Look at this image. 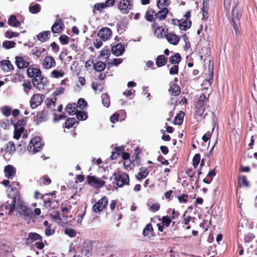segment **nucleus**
<instances>
[{"instance_id":"obj_1","label":"nucleus","mask_w":257,"mask_h":257,"mask_svg":"<svg viewBox=\"0 0 257 257\" xmlns=\"http://www.w3.org/2000/svg\"><path fill=\"white\" fill-rule=\"evenodd\" d=\"M2 207H4L6 210H9V214H11L17 209L21 216H23L26 219H30L32 217V210L24 205L21 199L17 200L16 197L10 198Z\"/></svg>"},{"instance_id":"obj_2","label":"nucleus","mask_w":257,"mask_h":257,"mask_svg":"<svg viewBox=\"0 0 257 257\" xmlns=\"http://www.w3.org/2000/svg\"><path fill=\"white\" fill-rule=\"evenodd\" d=\"M114 181L113 184H115L118 187H122L125 185L129 184V176L128 175L123 172L121 174L117 173H113Z\"/></svg>"},{"instance_id":"obj_3","label":"nucleus","mask_w":257,"mask_h":257,"mask_svg":"<svg viewBox=\"0 0 257 257\" xmlns=\"http://www.w3.org/2000/svg\"><path fill=\"white\" fill-rule=\"evenodd\" d=\"M44 143H42L41 138L36 137L31 140L28 147V150L32 154L39 152L43 148Z\"/></svg>"},{"instance_id":"obj_4","label":"nucleus","mask_w":257,"mask_h":257,"mask_svg":"<svg viewBox=\"0 0 257 257\" xmlns=\"http://www.w3.org/2000/svg\"><path fill=\"white\" fill-rule=\"evenodd\" d=\"M87 181L88 184L96 188H100L105 184L103 180L94 176H88Z\"/></svg>"},{"instance_id":"obj_5","label":"nucleus","mask_w":257,"mask_h":257,"mask_svg":"<svg viewBox=\"0 0 257 257\" xmlns=\"http://www.w3.org/2000/svg\"><path fill=\"white\" fill-rule=\"evenodd\" d=\"M108 204V200L106 197H103L98 201L95 203L92 207L93 211L95 213L101 211Z\"/></svg>"},{"instance_id":"obj_6","label":"nucleus","mask_w":257,"mask_h":257,"mask_svg":"<svg viewBox=\"0 0 257 257\" xmlns=\"http://www.w3.org/2000/svg\"><path fill=\"white\" fill-rule=\"evenodd\" d=\"M44 98V95L38 94L33 95L30 100L31 107L34 109L40 105L42 103Z\"/></svg>"},{"instance_id":"obj_7","label":"nucleus","mask_w":257,"mask_h":257,"mask_svg":"<svg viewBox=\"0 0 257 257\" xmlns=\"http://www.w3.org/2000/svg\"><path fill=\"white\" fill-rule=\"evenodd\" d=\"M133 4L130 0H121L118 9L123 14H128V11L132 9Z\"/></svg>"},{"instance_id":"obj_8","label":"nucleus","mask_w":257,"mask_h":257,"mask_svg":"<svg viewBox=\"0 0 257 257\" xmlns=\"http://www.w3.org/2000/svg\"><path fill=\"white\" fill-rule=\"evenodd\" d=\"M112 34V31L108 28H102L98 33L97 36L103 41L108 40Z\"/></svg>"},{"instance_id":"obj_9","label":"nucleus","mask_w":257,"mask_h":257,"mask_svg":"<svg viewBox=\"0 0 257 257\" xmlns=\"http://www.w3.org/2000/svg\"><path fill=\"white\" fill-rule=\"evenodd\" d=\"M206 97L204 94H202L199 98V100L197 102V105L199 106V109L197 112V114L201 116L204 112L205 106H206Z\"/></svg>"},{"instance_id":"obj_10","label":"nucleus","mask_w":257,"mask_h":257,"mask_svg":"<svg viewBox=\"0 0 257 257\" xmlns=\"http://www.w3.org/2000/svg\"><path fill=\"white\" fill-rule=\"evenodd\" d=\"M42 240V237L37 233L30 232L28 234V237L26 238L25 243L29 245L32 243L34 241Z\"/></svg>"},{"instance_id":"obj_11","label":"nucleus","mask_w":257,"mask_h":257,"mask_svg":"<svg viewBox=\"0 0 257 257\" xmlns=\"http://www.w3.org/2000/svg\"><path fill=\"white\" fill-rule=\"evenodd\" d=\"M124 45L121 43H118L111 47L112 53L116 56H121L124 52Z\"/></svg>"},{"instance_id":"obj_12","label":"nucleus","mask_w":257,"mask_h":257,"mask_svg":"<svg viewBox=\"0 0 257 257\" xmlns=\"http://www.w3.org/2000/svg\"><path fill=\"white\" fill-rule=\"evenodd\" d=\"M42 65L45 69H50L56 65V62L52 56H46L42 61Z\"/></svg>"},{"instance_id":"obj_13","label":"nucleus","mask_w":257,"mask_h":257,"mask_svg":"<svg viewBox=\"0 0 257 257\" xmlns=\"http://www.w3.org/2000/svg\"><path fill=\"white\" fill-rule=\"evenodd\" d=\"M241 15L239 13V10L236 9V6L234 8L232 9V18L229 19L230 23L233 24L234 25L235 23H240V19Z\"/></svg>"},{"instance_id":"obj_14","label":"nucleus","mask_w":257,"mask_h":257,"mask_svg":"<svg viewBox=\"0 0 257 257\" xmlns=\"http://www.w3.org/2000/svg\"><path fill=\"white\" fill-rule=\"evenodd\" d=\"M28 76L29 78H34L41 77L42 72L39 68H33L31 66L29 67L27 71Z\"/></svg>"},{"instance_id":"obj_15","label":"nucleus","mask_w":257,"mask_h":257,"mask_svg":"<svg viewBox=\"0 0 257 257\" xmlns=\"http://www.w3.org/2000/svg\"><path fill=\"white\" fill-rule=\"evenodd\" d=\"M15 168L11 165L6 166L4 168L5 177L8 179H12L16 174Z\"/></svg>"},{"instance_id":"obj_16","label":"nucleus","mask_w":257,"mask_h":257,"mask_svg":"<svg viewBox=\"0 0 257 257\" xmlns=\"http://www.w3.org/2000/svg\"><path fill=\"white\" fill-rule=\"evenodd\" d=\"M64 24L61 19H57L51 27L52 32L53 33H59L62 29Z\"/></svg>"},{"instance_id":"obj_17","label":"nucleus","mask_w":257,"mask_h":257,"mask_svg":"<svg viewBox=\"0 0 257 257\" xmlns=\"http://www.w3.org/2000/svg\"><path fill=\"white\" fill-rule=\"evenodd\" d=\"M165 37L171 44L176 45L179 43V38L176 34L170 33L165 35Z\"/></svg>"},{"instance_id":"obj_18","label":"nucleus","mask_w":257,"mask_h":257,"mask_svg":"<svg viewBox=\"0 0 257 257\" xmlns=\"http://www.w3.org/2000/svg\"><path fill=\"white\" fill-rule=\"evenodd\" d=\"M16 64L19 69H24L27 68L29 65V62L24 60L22 57L16 56L15 57Z\"/></svg>"},{"instance_id":"obj_19","label":"nucleus","mask_w":257,"mask_h":257,"mask_svg":"<svg viewBox=\"0 0 257 257\" xmlns=\"http://www.w3.org/2000/svg\"><path fill=\"white\" fill-rule=\"evenodd\" d=\"M143 234L148 238H151L154 236L153 228L151 223L146 225L143 229Z\"/></svg>"},{"instance_id":"obj_20","label":"nucleus","mask_w":257,"mask_h":257,"mask_svg":"<svg viewBox=\"0 0 257 257\" xmlns=\"http://www.w3.org/2000/svg\"><path fill=\"white\" fill-rule=\"evenodd\" d=\"M0 67L6 72H8L13 68L11 62L8 60H4L0 61Z\"/></svg>"},{"instance_id":"obj_21","label":"nucleus","mask_w":257,"mask_h":257,"mask_svg":"<svg viewBox=\"0 0 257 257\" xmlns=\"http://www.w3.org/2000/svg\"><path fill=\"white\" fill-rule=\"evenodd\" d=\"M48 111L43 109L42 111L37 114V123H39L44 121H46L47 119Z\"/></svg>"},{"instance_id":"obj_22","label":"nucleus","mask_w":257,"mask_h":257,"mask_svg":"<svg viewBox=\"0 0 257 257\" xmlns=\"http://www.w3.org/2000/svg\"><path fill=\"white\" fill-rule=\"evenodd\" d=\"M124 148L123 146L115 147L114 150L111 152V155L110 157V159L112 160L116 159L118 156L122 153Z\"/></svg>"},{"instance_id":"obj_23","label":"nucleus","mask_w":257,"mask_h":257,"mask_svg":"<svg viewBox=\"0 0 257 257\" xmlns=\"http://www.w3.org/2000/svg\"><path fill=\"white\" fill-rule=\"evenodd\" d=\"M92 245L88 242H84L81 250V254L84 256H87L92 250Z\"/></svg>"},{"instance_id":"obj_24","label":"nucleus","mask_w":257,"mask_h":257,"mask_svg":"<svg viewBox=\"0 0 257 257\" xmlns=\"http://www.w3.org/2000/svg\"><path fill=\"white\" fill-rule=\"evenodd\" d=\"M50 31H43L37 35L38 40L41 42H44L49 40V36H50Z\"/></svg>"},{"instance_id":"obj_25","label":"nucleus","mask_w":257,"mask_h":257,"mask_svg":"<svg viewBox=\"0 0 257 257\" xmlns=\"http://www.w3.org/2000/svg\"><path fill=\"white\" fill-rule=\"evenodd\" d=\"M32 83L35 87L39 88V85L42 84L43 86L46 85V81H44L43 76L41 75V77H34L32 80Z\"/></svg>"},{"instance_id":"obj_26","label":"nucleus","mask_w":257,"mask_h":257,"mask_svg":"<svg viewBox=\"0 0 257 257\" xmlns=\"http://www.w3.org/2000/svg\"><path fill=\"white\" fill-rule=\"evenodd\" d=\"M167 62V59L164 55H159L156 60V64L158 67L165 66Z\"/></svg>"},{"instance_id":"obj_27","label":"nucleus","mask_w":257,"mask_h":257,"mask_svg":"<svg viewBox=\"0 0 257 257\" xmlns=\"http://www.w3.org/2000/svg\"><path fill=\"white\" fill-rule=\"evenodd\" d=\"M182 20V21L178 24L180 29L183 31H186L189 29L191 26V21L188 20Z\"/></svg>"},{"instance_id":"obj_28","label":"nucleus","mask_w":257,"mask_h":257,"mask_svg":"<svg viewBox=\"0 0 257 257\" xmlns=\"http://www.w3.org/2000/svg\"><path fill=\"white\" fill-rule=\"evenodd\" d=\"M160 9V10L156 14L155 19L158 18L160 20H164L168 14L169 10L166 8H162Z\"/></svg>"},{"instance_id":"obj_29","label":"nucleus","mask_w":257,"mask_h":257,"mask_svg":"<svg viewBox=\"0 0 257 257\" xmlns=\"http://www.w3.org/2000/svg\"><path fill=\"white\" fill-rule=\"evenodd\" d=\"M127 22L125 20H122L117 24V32L120 34L127 28Z\"/></svg>"},{"instance_id":"obj_30","label":"nucleus","mask_w":257,"mask_h":257,"mask_svg":"<svg viewBox=\"0 0 257 257\" xmlns=\"http://www.w3.org/2000/svg\"><path fill=\"white\" fill-rule=\"evenodd\" d=\"M169 91L173 96H178L180 94L181 89L180 86L177 84H172L169 89Z\"/></svg>"},{"instance_id":"obj_31","label":"nucleus","mask_w":257,"mask_h":257,"mask_svg":"<svg viewBox=\"0 0 257 257\" xmlns=\"http://www.w3.org/2000/svg\"><path fill=\"white\" fill-rule=\"evenodd\" d=\"M8 24L14 27H18L21 25V22L17 20L16 16L12 15L9 19Z\"/></svg>"},{"instance_id":"obj_32","label":"nucleus","mask_w":257,"mask_h":257,"mask_svg":"<svg viewBox=\"0 0 257 257\" xmlns=\"http://www.w3.org/2000/svg\"><path fill=\"white\" fill-rule=\"evenodd\" d=\"M238 184L240 187H249V184L247 181L246 177L244 175H242L239 177L238 179Z\"/></svg>"},{"instance_id":"obj_33","label":"nucleus","mask_w":257,"mask_h":257,"mask_svg":"<svg viewBox=\"0 0 257 257\" xmlns=\"http://www.w3.org/2000/svg\"><path fill=\"white\" fill-rule=\"evenodd\" d=\"M148 169L145 168H141L140 171L138 173V175L136 176V178L138 180L145 178L149 175Z\"/></svg>"},{"instance_id":"obj_34","label":"nucleus","mask_w":257,"mask_h":257,"mask_svg":"<svg viewBox=\"0 0 257 257\" xmlns=\"http://www.w3.org/2000/svg\"><path fill=\"white\" fill-rule=\"evenodd\" d=\"M14 127V138L16 140H19L22 134L24 132L25 128L24 127H18L17 126Z\"/></svg>"},{"instance_id":"obj_35","label":"nucleus","mask_w":257,"mask_h":257,"mask_svg":"<svg viewBox=\"0 0 257 257\" xmlns=\"http://www.w3.org/2000/svg\"><path fill=\"white\" fill-rule=\"evenodd\" d=\"M24 91L27 95H28L29 91L32 88V85L29 80H24L22 84Z\"/></svg>"},{"instance_id":"obj_36","label":"nucleus","mask_w":257,"mask_h":257,"mask_svg":"<svg viewBox=\"0 0 257 257\" xmlns=\"http://www.w3.org/2000/svg\"><path fill=\"white\" fill-rule=\"evenodd\" d=\"M181 61V57L179 53H176L174 56L170 57L169 61L171 64H176L179 63Z\"/></svg>"},{"instance_id":"obj_37","label":"nucleus","mask_w":257,"mask_h":257,"mask_svg":"<svg viewBox=\"0 0 257 257\" xmlns=\"http://www.w3.org/2000/svg\"><path fill=\"white\" fill-rule=\"evenodd\" d=\"M101 101L104 106L108 107L110 105V97L107 93H102L101 96Z\"/></svg>"},{"instance_id":"obj_38","label":"nucleus","mask_w":257,"mask_h":257,"mask_svg":"<svg viewBox=\"0 0 257 257\" xmlns=\"http://www.w3.org/2000/svg\"><path fill=\"white\" fill-rule=\"evenodd\" d=\"M75 114L77 118L80 120H86L87 118V114L85 111L82 110H76Z\"/></svg>"},{"instance_id":"obj_39","label":"nucleus","mask_w":257,"mask_h":257,"mask_svg":"<svg viewBox=\"0 0 257 257\" xmlns=\"http://www.w3.org/2000/svg\"><path fill=\"white\" fill-rule=\"evenodd\" d=\"M184 116V112L178 113L175 117L174 123L179 125L182 124L183 121Z\"/></svg>"},{"instance_id":"obj_40","label":"nucleus","mask_w":257,"mask_h":257,"mask_svg":"<svg viewBox=\"0 0 257 257\" xmlns=\"http://www.w3.org/2000/svg\"><path fill=\"white\" fill-rule=\"evenodd\" d=\"M94 69L98 72H101L105 69L106 67L105 63L102 62H97L93 65Z\"/></svg>"},{"instance_id":"obj_41","label":"nucleus","mask_w":257,"mask_h":257,"mask_svg":"<svg viewBox=\"0 0 257 257\" xmlns=\"http://www.w3.org/2000/svg\"><path fill=\"white\" fill-rule=\"evenodd\" d=\"M16 44L14 41L6 40L3 42V47L6 49L14 48Z\"/></svg>"},{"instance_id":"obj_42","label":"nucleus","mask_w":257,"mask_h":257,"mask_svg":"<svg viewBox=\"0 0 257 257\" xmlns=\"http://www.w3.org/2000/svg\"><path fill=\"white\" fill-rule=\"evenodd\" d=\"M75 103H69L67 104L66 110L69 115H72L74 114V113H75Z\"/></svg>"},{"instance_id":"obj_43","label":"nucleus","mask_w":257,"mask_h":257,"mask_svg":"<svg viewBox=\"0 0 257 257\" xmlns=\"http://www.w3.org/2000/svg\"><path fill=\"white\" fill-rule=\"evenodd\" d=\"M159 220L162 221L161 224L166 227H169L172 222L171 219L168 215L163 216L162 218Z\"/></svg>"},{"instance_id":"obj_44","label":"nucleus","mask_w":257,"mask_h":257,"mask_svg":"<svg viewBox=\"0 0 257 257\" xmlns=\"http://www.w3.org/2000/svg\"><path fill=\"white\" fill-rule=\"evenodd\" d=\"M71 208V205L68 201L63 202L61 205V211L63 213L68 212Z\"/></svg>"},{"instance_id":"obj_45","label":"nucleus","mask_w":257,"mask_h":257,"mask_svg":"<svg viewBox=\"0 0 257 257\" xmlns=\"http://www.w3.org/2000/svg\"><path fill=\"white\" fill-rule=\"evenodd\" d=\"M208 3H203V7L202 8V16L205 19H207L208 17Z\"/></svg>"},{"instance_id":"obj_46","label":"nucleus","mask_w":257,"mask_h":257,"mask_svg":"<svg viewBox=\"0 0 257 257\" xmlns=\"http://www.w3.org/2000/svg\"><path fill=\"white\" fill-rule=\"evenodd\" d=\"M41 11V6L39 4H36L34 6L29 7V11L32 14H37Z\"/></svg>"},{"instance_id":"obj_47","label":"nucleus","mask_w":257,"mask_h":257,"mask_svg":"<svg viewBox=\"0 0 257 257\" xmlns=\"http://www.w3.org/2000/svg\"><path fill=\"white\" fill-rule=\"evenodd\" d=\"M76 122V119L74 117L68 118L65 122L66 128H70L72 127Z\"/></svg>"},{"instance_id":"obj_48","label":"nucleus","mask_w":257,"mask_h":257,"mask_svg":"<svg viewBox=\"0 0 257 257\" xmlns=\"http://www.w3.org/2000/svg\"><path fill=\"white\" fill-rule=\"evenodd\" d=\"M64 74V72L61 70H54L51 73V76L52 78H58L60 77H63Z\"/></svg>"},{"instance_id":"obj_49","label":"nucleus","mask_w":257,"mask_h":257,"mask_svg":"<svg viewBox=\"0 0 257 257\" xmlns=\"http://www.w3.org/2000/svg\"><path fill=\"white\" fill-rule=\"evenodd\" d=\"M1 111L3 115L6 117L9 116L12 113L11 108L8 106H5L2 107Z\"/></svg>"},{"instance_id":"obj_50","label":"nucleus","mask_w":257,"mask_h":257,"mask_svg":"<svg viewBox=\"0 0 257 257\" xmlns=\"http://www.w3.org/2000/svg\"><path fill=\"white\" fill-rule=\"evenodd\" d=\"M170 4V1L169 0H159L157 3V6L159 9L162 8H166L168 7Z\"/></svg>"},{"instance_id":"obj_51","label":"nucleus","mask_w":257,"mask_h":257,"mask_svg":"<svg viewBox=\"0 0 257 257\" xmlns=\"http://www.w3.org/2000/svg\"><path fill=\"white\" fill-rule=\"evenodd\" d=\"M64 233L70 237H74L76 235V231L71 228L65 229Z\"/></svg>"},{"instance_id":"obj_52","label":"nucleus","mask_w":257,"mask_h":257,"mask_svg":"<svg viewBox=\"0 0 257 257\" xmlns=\"http://www.w3.org/2000/svg\"><path fill=\"white\" fill-rule=\"evenodd\" d=\"M110 54V48L108 46H105L100 52V56L101 57L106 56L108 57Z\"/></svg>"},{"instance_id":"obj_53","label":"nucleus","mask_w":257,"mask_h":257,"mask_svg":"<svg viewBox=\"0 0 257 257\" xmlns=\"http://www.w3.org/2000/svg\"><path fill=\"white\" fill-rule=\"evenodd\" d=\"M87 105V103L83 98H79L77 102L78 107L81 109H83Z\"/></svg>"},{"instance_id":"obj_54","label":"nucleus","mask_w":257,"mask_h":257,"mask_svg":"<svg viewBox=\"0 0 257 257\" xmlns=\"http://www.w3.org/2000/svg\"><path fill=\"white\" fill-rule=\"evenodd\" d=\"M200 162V155L196 154L193 158V165L196 168Z\"/></svg>"},{"instance_id":"obj_55","label":"nucleus","mask_w":257,"mask_h":257,"mask_svg":"<svg viewBox=\"0 0 257 257\" xmlns=\"http://www.w3.org/2000/svg\"><path fill=\"white\" fill-rule=\"evenodd\" d=\"M27 123L26 118H23L19 119L16 123L14 124V126H17L18 127H24Z\"/></svg>"},{"instance_id":"obj_56","label":"nucleus","mask_w":257,"mask_h":257,"mask_svg":"<svg viewBox=\"0 0 257 257\" xmlns=\"http://www.w3.org/2000/svg\"><path fill=\"white\" fill-rule=\"evenodd\" d=\"M255 237L254 235L252 233H248L246 234L244 236V242L246 243H249Z\"/></svg>"},{"instance_id":"obj_57","label":"nucleus","mask_w":257,"mask_h":257,"mask_svg":"<svg viewBox=\"0 0 257 257\" xmlns=\"http://www.w3.org/2000/svg\"><path fill=\"white\" fill-rule=\"evenodd\" d=\"M179 72V66L178 65H174L169 70V73L170 75H173L178 74Z\"/></svg>"},{"instance_id":"obj_58","label":"nucleus","mask_w":257,"mask_h":257,"mask_svg":"<svg viewBox=\"0 0 257 257\" xmlns=\"http://www.w3.org/2000/svg\"><path fill=\"white\" fill-rule=\"evenodd\" d=\"M59 39L60 43L62 45L67 44L69 41V38L65 35H62L60 36Z\"/></svg>"},{"instance_id":"obj_59","label":"nucleus","mask_w":257,"mask_h":257,"mask_svg":"<svg viewBox=\"0 0 257 257\" xmlns=\"http://www.w3.org/2000/svg\"><path fill=\"white\" fill-rule=\"evenodd\" d=\"M19 35V33L17 32H14L11 31H7L5 33V37L9 39H11L14 37H18Z\"/></svg>"},{"instance_id":"obj_60","label":"nucleus","mask_w":257,"mask_h":257,"mask_svg":"<svg viewBox=\"0 0 257 257\" xmlns=\"http://www.w3.org/2000/svg\"><path fill=\"white\" fill-rule=\"evenodd\" d=\"M145 18L147 20V21L150 22H154L156 19H155V17L154 18V16L151 14V11H147L146 12Z\"/></svg>"},{"instance_id":"obj_61","label":"nucleus","mask_w":257,"mask_h":257,"mask_svg":"<svg viewBox=\"0 0 257 257\" xmlns=\"http://www.w3.org/2000/svg\"><path fill=\"white\" fill-rule=\"evenodd\" d=\"M214 126L213 127L211 132L208 131L203 136L202 140L203 142H207L210 139L211 134L214 130Z\"/></svg>"},{"instance_id":"obj_62","label":"nucleus","mask_w":257,"mask_h":257,"mask_svg":"<svg viewBox=\"0 0 257 257\" xmlns=\"http://www.w3.org/2000/svg\"><path fill=\"white\" fill-rule=\"evenodd\" d=\"M105 8V7L103 4V3H96L94 6V10H96L99 12H101L102 10Z\"/></svg>"},{"instance_id":"obj_63","label":"nucleus","mask_w":257,"mask_h":257,"mask_svg":"<svg viewBox=\"0 0 257 257\" xmlns=\"http://www.w3.org/2000/svg\"><path fill=\"white\" fill-rule=\"evenodd\" d=\"M65 88L62 87H59L56 88V90L53 93V96L56 97L64 93Z\"/></svg>"},{"instance_id":"obj_64","label":"nucleus","mask_w":257,"mask_h":257,"mask_svg":"<svg viewBox=\"0 0 257 257\" xmlns=\"http://www.w3.org/2000/svg\"><path fill=\"white\" fill-rule=\"evenodd\" d=\"M188 197V195L187 194H183L178 197V200L181 203H186L187 202V198Z\"/></svg>"}]
</instances>
